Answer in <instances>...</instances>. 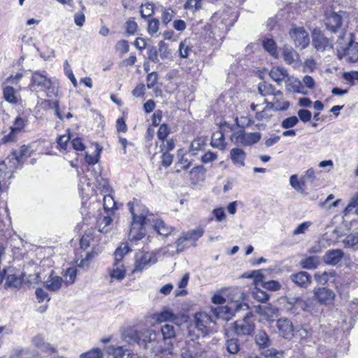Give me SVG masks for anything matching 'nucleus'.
I'll use <instances>...</instances> for the list:
<instances>
[{
	"mask_svg": "<svg viewBox=\"0 0 358 358\" xmlns=\"http://www.w3.org/2000/svg\"><path fill=\"white\" fill-rule=\"evenodd\" d=\"M336 44V56L339 60L348 64L358 62V42L354 41L352 33H348L345 38H338Z\"/></svg>",
	"mask_w": 358,
	"mask_h": 358,
	"instance_id": "f257e3e1",
	"label": "nucleus"
},
{
	"mask_svg": "<svg viewBox=\"0 0 358 358\" xmlns=\"http://www.w3.org/2000/svg\"><path fill=\"white\" fill-rule=\"evenodd\" d=\"M348 23V15L345 11L327 13L325 15L324 24L328 31L338 34V38H345L347 33V24Z\"/></svg>",
	"mask_w": 358,
	"mask_h": 358,
	"instance_id": "f03ea898",
	"label": "nucleus"
},
{
	"mask_svg": "<svg viewBox=\"0 0 358 358\" xmlns=\"http://www.w3.org/2000/svg\"><path fill=\"white\" fill-rule=\"evenodd\" d=\"M158 337H159V334H157L155 331L152 329H143L131 333V335L126 336L125 339L129 343H136L139 346L151 351Z\"/></svg>",
	"mask_w": 358,
	"mask_h": 358,
	"instance_id": "7ed1b4c3",
	"label": "nucleus"
},
{
	"mask_svg": "<svg viewBox=\"0 0 358 358\" xmlns=\"http://www.w3.org/2000/svg\"><path fill=\"white\" fill-rule=\"evenodd\" d=\"M31 85L33 87H40L42 90H46L47 96L51 97L52 94H56V90L53 86V83L48 73L45 71H36L31 76Z\"/></svg>",
	"mask_w": 358,
	"mask_h": 358,
	"instance_id": "20e7f679",
	"label": "nucleus"
},
{
	"mask_svg": "<svg viewBox=\"0 0 358 358\" xmlns=\"http://www.w3.org/2000/svg\"><path fill=\"white\" fill-rule=\"evenodd\" d=\"M243 278H252L253 279L254 284L255 286H262L263 288L271 290L277 291L281 287L279 282L276 280H268L265 282L264 280V275L262 273V270H256L249 272H245L242 275Z\"/></svg>",
	"mask_w": 358,
	"mask_h": 358,
	"instance_id": "39448f33",
	"label": "nucleus"
},
{
	"mask_svg": "<svg viewBox=\"0 0 358 358\" xmlns=\"http://www.w3.org/2000/svg\"><path fill=\"white\" fill-rule=\"evenodd\" d=\"M248 309V306L246 303L238 301H232L226 306H221L215 308L214 310V315L217 318L228 321L235 315L236 313L241 310H247Z\"/></svg>",
	"mask_w": 358,
	"mask_h": 358,
	"instance_id": "423d86ee",
	"label": "nucleus"
},
{
	"mask_svg": "<svg viewBox=\"0 0 358 358\" xmlns=\"http://www.w3.org/2000/svg\"><path fill=\"white\" fill-rule=\"evenodd\" d=\"M157 262V257L153 252H139L136 254L135 263L133 272H141L144 269L155 264Z\"/></svg>",
	"mask_w": 358,
	"mask_h": 358,
	"instance_id": "0eeeda50",
	"label": "nucleus"
},
{
	"mask_svg": "<svg viewBox=\"0 0 358 358\" xmlns=\"http://www.w3.org/2000/svg\"><path fill=\"white\" fill-rule=\"evenodd\" d=\"M236 15L229 10H222L215 13L212 16V22L217 24L221 29L228 31L236 21Z\"/></svg>",
	"mask_w": 358,
	"mask_h": 358,
	"instance_id": "6e6552de",
	"label": "nucleus"
},
{
	"mask_svg": "<svg viewBox=\"0 0 358 358\" xmlns=\"http://www.w3.org/2000/svg\"><path fill=\"white\" fill-rule=\"evenodd\" d=\"M261 139L259 132L245 133L243 130L232 134L231 140L236 145H251L257 143Z\"/></svg>",
	"mask_w": 358,
	"mask_h": 358,
	"instance_id": "1a4fd4ad",
	"label": "nucleus"
},
{
	"mask_svg": "<svg viewBox=\"0 0 358 358\" xmlns=\"http://www.w3.org/2000/svg\"><path fill=\"white\" fill-rule=\"evenodd\" d=\"M266 108L274 111L286 110L289 107V102L284 99L283 93L280 90H278L273 96V100L268 101L264 99Z\"/></svg>",
	"mask_w": 358,
	"mask_h": 358,
	"instance_id": "9d476101",
	"label": "nucleus"
},
{
	"mask_svg": "<svg viewBox=\"0 0 358 358\" xmlns=\"http://www.w3.org/2000/svg\"><path fill=\"white\" fill-rule=\"evenodd\" d=\"M289 35L295 45L301 49L306 48L310 43L308 34L303 27L292 28L289 31Z\"/></svg>",
	"mask_w": 358,
	"mask_h": 358,
	"instance_id": "9b49d317",
	"label": "nucleus"
},
{
	"mask_svg": "<svg viewBox=\"0 0 358 358\" xmlns=\"http://www.w3.org/2000/svg\"><path fill=\"white\" fill-rule=\"evenodd\" d=\"M195 325L201 334L204 336L212 331L210 324L213 320L210 316L206 313H197L195 314Z\"/></svg>",
	"mask_w": 358,
	"mask_h": 358,
	"instance_id": "f8f14e48",
	"label": "nucleus"
},
{
	"mask_svg": "<svg viewBox=\"0 0 358 358\" xmlns=\"http://www.w3.org/2000/svg\"><path fill=\"white\" fill-rule=\"evenodd\" d=\"M129 211L132 215V220L146 222L149 214L148 208L141 204L137 200L129 203Z\"/></svg>",
	"mask_w": 358,
	"mask_h": 358,
	"instance_id": "ddd939ff",
	"label": "nucleus"
},
{
	"mask_svg": "<svg viewBox=\"0 0 358 358\" xmlns=\"http://www.w3.org/2000/svg\"><path fill=\"white\" fill-rule=\"evenodd\" d=\"M204 350L202 345L194 341H189L181 350L182 358H200L202 357Z\"/></svg>",
	"mask_w": 358,
	"mask_h": 358,
	"instance_id": "4468645a",
	"label": "nucleus"
},
{
	"mask_svg": "<svg viewBox=\"0 0 358 358\" xmlns=\"http://www.w3.org/2000/svg\"><path fill=\"white\" fill-rule=\"evenodd\" d=\"M234 333L238 336H249L255 330V324L246 317L233 323Z\"/></svg>",
	"mask_w": 358,
	"mask_h": 358,
	"instance_id": "2eb2a0df",
	"label": "nucleus"
},
{
	"mask_svg": "<svg viewBox=\"0 0 358 358\" xmlns=\"http://www.w3.org/2000/svg\"><path fill=\"white\" fill-rule=\"evenodd\" d=\"M312 37L313 45L317 50L323 52L333 48L332 42L319 31L314 30Z\"/></svg>",
	"mask_w": 358,
	"mask_h": 358,
	"instance_id": "dca6fc26",
	"label": "nucleus"
},
{
	"mask_svg": "<svg viewBox=\"0 0 358 358\" xmlns=\"http://www.w3.org/2000/svg\"><path fill=\"white\" fill-rule=\"evenodd\" d=\"M282 57L287 64L291 65L294 68H297L300 66L299 55L291 46L285 45L283 47Z\"/></svg>",
	"mask_w": 358,
	"mask_h": 358,
	"instance_id": "f3484780",
	"label": "nucleus"
},
{
	"mask_svg": "<svg viewBox=\"0 0 358 358\" xmlns=\"http://www.w3.org/2000/svg\"><path fill=\"white\" fill-rule=\"evenodd\" d=\"M146 222L138 220H132L129 232L130 241H137L142 239L145 235V224Z\"/></svg>",
	"mask_w": 358,
	"mask_h": 358,
	"instance_id": "a211bd4d",
	"label": "nucleus"
},
{
	"mask_svg": "<svg viewBox=\"0 0 358 358\" xmlns=\"http://www.w3.org/2000/svg\"><path fill=\"white\" fill-rule=\"evenodd\" d=\"M313 293L315 298L322 304H330L335 298L334 292L326 287L315 288Z\"/></svg>",
	"mask_w": 358,
	"mask_h": 358,
	"instance_id": "6ab92c4d",
	"label": "nucleus"
},
{
	"mask_svg": "<svg viewBox=\"0 0 358 358\" xmlns=\"http://www.w3.org/2000/svg\"><path fill=\"white\" fill-rule=\"evenodd\" d=\"M173 345L171 341L167 342L166 340L161 339L158 337L155 344L153 346L151 352L156 356H164L171 355L172 353Z\"/></svg>",
	"mask_w": 358,
	"mask_h": 358,
	"instance_id": "aec40b11",
	"label": "nucleus"
},
{
	"mask_svg": "<svg viewBox=\"0 0 358 358\" xmlns=\"http://www.w3.org/2000/svg\"><path fill=\"white\" fill-rule=\"evenodd\" d=\"M279 334L285 339H291L294 336L292 322L286 318L278 320L276 323Z\"/></svg>",
	"mask_w": 358,
	"mask_h": 358,
	"instance_id": "412c9836",
	"label": "nucleus"
},
{
	"mask_svg": "<svg viewBox=\"0 0 358 358\" xmlns=\"http://www.w3.org/2000/svg\"><path fill=\"white\" fill-rule=\"evenodd\" d=\"M269 76L278 85H281L282 82L291 80V77L289 76L287 70L285 67L281 66H273L270 71Z\"/></svg>",
	"mask_w": 358,
	"mask_h": 358,
	"instance_id": "4be33fe9",
	"label": "nucleus"
},
{
	"mask_svg": "<svg viewBox=\"0 0 358 358\" xmlns=\"http://www.w3.org/2000/svg\"><path fill=\"white\" fill-rule=\"evenodd\" d=\"M29 156V148L27 145H22L19 150H13L8 157H9L8 163L10 168L16 166L17 164L20 162V160L25 156Z\"/></svg>",
	"mask_w": 358,
	"mask_h": 358,
	"instance_id": "5701e85b",
	"label": "nucleus"
},
{
	"mask_svg": "<svg viewBox=\"0 0 358 358\" xmlns=\"http://www.w3.org/2000/svg\"><path fill=\"white\" fill-rule=\"evenodd\" d=\"M344 256V252L340 249L329 250L327 251L323 259L324 262L331 266L338 264Z\"/></svg>",
	"mask_w": 358,
	"mask_h": 358,
	"instance_id": "b1692460",
	"label": "nucleus"
},
{
	"mask_svg": "<svg viewBox=\"0 0 358 358\" xmlns=\"http://www.w3.org/2000/svg\"><path fill=\"white\" fill-rule=\"evenodd\" d=\"M289 279L300 287H307L311 282V276L306 271L293 273L289 276Z\"/></svg>",
	"mask_w": 358,
	"mask_h": 358,
	"instance_id": "393cba45",
	"label": "nucleus"
},
{
	"mask_svg": "<svg viewBox=\"0 0 358 358\" xmlns=\"http://www.w3.org/2000/svg\"><path fill=\"white\" fill-rule=\"evenodd\" d=\"M153 319L158 323H162L168 321L176 323V321L178 319V316L167 308L164 309L160 313H157L154 314Z\"/></svg>",
	"mask_w": 358,
	"mask_h": 358,
	"instance_id": "a878e982",
	"label": "nucleus"
},
{
	"mask_svg": "<svg viewBox=\"0 0 358 358\" xmlns=\"http://www.w3.org/2000/svg\"><path fill=\"white\" fill-rule=\"evenodd\" d=\"M255 341L256 345L261 349H265L271 345L270 338L264 330H257L255 335Z\"/></svg>",
	"mask_w": 358,
	"mask_h": 358,
	"instance_id": "bb28decb",
	"label": "nucleus"
},
{
	"mask_svg": "<svg viewBox=\"0 0 358 358\" xmlns=\"http://www.w3.org/2000/svg\"><path fill=\"white\" fill-rule=\"evenodd\" d=\"M27 122V120L25 117H22L20 115L17 116L15 120L13 125L10 127L11 132L9 134L5 136L3 138V141L4 142L12 141L13 134L16 131H21Z\"/></svg>",
	"mask_w": 358,
	"mask_h": 358,
	"instance_id": "cd10ccee",
	"label": "nucleus"
},
{
	"mask_svg": "<svg viewBox=\"0 0 358 358\" xmlns=\"http://www.w3.org/2000/svg\"><path fill=\"white\" fill-rule=\"evenodd\" d=\"M204 230L201 227L182 232V234L185 237L187 242H191L192 245L195 246L196 242L203 235Z\"/></svg>",
	"mask_w": 358,
	"mask_h": 358,
	"instance_id": "c85d7f7f",
	"label": "nucleus"
},
{
	"mask_svg": "<svg viewBox=\"0 0 358 358\" xmlns=\"http://www.w3.org/2000/svg\"><path fill=\"white\" fill-rule=\"evenodd\" d=\"M62 282L64 280L62 277L53 275L52 273L45 282V287L48 290L55 292L61 288Z\"/></svg>",
	"mask_w": 358,
	"mask_h": 358,
	"instance_id": "c756f323",
	"label": "nucleus"
},
{
	"mask_svg": "<svg viewBox=\"0 0 358 358\" xmlns=\"http://www.w3.org/2000/svg\"><path fill=\"white\" fill-rule=\"evenodd\" d=\"M230 156L232 162L240 166H245V153L240 148H233L230 151Z\"/></svg>",
	"mask_w": 358,
	"mask_h": 358,
	"instance_id": "7c9ffc66",
	"label": "nucleus"
},
{
	"mask_svg": "<svg viewBox=\"0 0 358 358\" xmlns=\"http://www.w3.org/2000/svg\"><path fill=\"white\" fill-rule=\"evenodd\" d=\"M125 268L123 264L114 263L113 268L110 271V276L112 279L122 280L125 276Z\"/></svg>",
	"mask_w": 358,
	"mask_h": 358,
	"instance_id": "2f4dec72",
	"label": "nucleus"
},
{
	"mask_svg": "<svg viewBox=\"0 0 358 358\" xmlns=\"http://www.w3.org/2000/svg\"><path fill=\"white\" fill-rule=\"evenodd\" d=\"M22 283V278L19 274L9 273L7 275L6 281L4 285L5 288H19Z\"/></svg>",
	"mask_w": 358,
	"mask_h": 358,
	"instance_id": "473e14b6",
	"label": "nucleus"
},
{
	"mask_svg": "<svg viewBox=\"0 0 358 358\" xmlns=\"http://www.w3.org/2000/svg\"><path fill=\"white\" fill-rule=\"evenodd\" d=\"M258 313L265 315L268 320H271L277 313V308L271 305H259L256 307Z\"/></svg>",
	"mask_w": 358,
	"mask_h": 358,
	"instance_id": "72a5a7b5",
	"label": "nucleus"
},
{
	"mask_svg": "<svg viewBox=\"0 0 358 358\" xmlns=\"http://www.w3.org/2000/svg\"><path fill=\"white\" fill-rule=\"evenodd\" d=\"M320 264V260L317 256H310L300 262V264L303 268L315 269Z\"/></svg>",
	"mask_w": 358,
	"mask_h": 358,
	"instance_id": "f704fd0d",
	"label": "nucleus"
},
{
	"mask_svg": "<svg viewBox=\"0 0 358 358\" xmlns=\"http://www.w3.org/2000/svg\"><path fill=\"white\" fill-rule=\"evenodd\" d=\"M258 92L262 96H273L278 90L271 83L264 81L258 85Z\"/></svg>",
	"mask_w": 358,
	"mask_h": 358,
	"instance_id": "c9c22d12",
	"label": "nucleus"
},
{
	"mask_svg": "<svg viewBox=\"0 0 358 358\" xmlns=\"http://www.w3.org/2000/svg\"><path fill=\"white\" fill-rule=\"evenodd\" d=\"M9 358H38V355L27 349H15L12 351Z\"/></svg>",
	"mask_w": 358,
	"mask_h": 358,
	"instance_id": "e433bc0d",
	"label": "nucleus"
},
{
	"mask_svg": "<svg viewBox=\"0 0 358 358\" xmlns=\"http://www.w3.org/2000/svg\"><path fill=\"white\" fill-rule=\"evenodd\" d=\"M336 273L334 271L317 272L314 275L315 280L318 284L325 285L331 278H334Z\"/></svg>",
	"mask_w": 358,
	"mask_h": 358,
	"instance_id": "4c0bfd02",
	"label": "nucleus"
},
{
	"mask_svg": "<svg viewBox=\"0 0 358 358\" xmlns=\"http://www.w3.org/2000/svg\"><path fill=\"white\" fill-rule=\"evenodd\" d=\"M154 229L162 236H166L172 231V228L165 224L162 220H157L154 224Z\"/></svg>",
	"mask_w": 358,
	"mask_h": 358,
	"instance_id": "58836bf2",
	"label": "nucleus"
},
{
	"mask_svg": "<svg viewBox=\"0 0 358 358\" xmlns=\"http://www.w3.org/2000/svg\"><path fill=\"white\" fill-rule=\"evenodd\" d=\"M343 243L345 248L356 249L358 247V233L350 234L343 240Z\"/></svg>",
	"mask_w": 358,
	"mask_h": 358,
	"instance_id": "ea45409f",
	"label": "nucleus"
},
{
	"mask_svg": "<svg viewBox=\"0 0 358 358\" xmlns=\"http://www.w3.org/2000/svg\"><path fill=\"white\" fill-rule=\"evenodd\" d=\"M303 181H305V185L310 184L312 187H315L317 185V178L315 171L310 168L308 169L304 176L302 177Z\"/></svg>",
	"mask_w": 358,
	"mask_h": 358,
	"instance_id": "a19ab883",
	"label": "nucleus"
},
{
	"mask_svg": "<svg viewBox=\"0 0 358 358\" xmlns=\"http://www.w3.org/2000/svg\"><path fill=\"white\" fill-rule=\"evenodd\" d=\"M107 352L108 355H112L113 358H122L124 355H126L127 352L128 355H129V350L127 349L124 348L122 346H109L108 347Z\"/></svg>",
	"mask_w": 358,
	"mask_h": 358,
	"instance_id": "79ce46f5",
	"label": "nucleus"
},
{
	"mask_svg": "<svg viewBox=\"0 0 358 358\" xmlns=\"http://www.w3.org/2000/svg\"><path fill=\"white\" fill-rule=\"evenodd\" d=\"M263 47L265 50L268 52L271 55L278 57L277 46L275 42L272 38H266L263 41Z\"/></svg>",
	"mask_w": 358,
	"mask_h": 358,
	"instance_id": "37998d69",
	"label": "nucleus"
},
{
	"mask_svg": "<svg viewBox=\"0 0 358 358\" xmlns=\"http://www.w3.org/2000/svg\"><path fill=\"white\" fill-rule=\"evenodd\" d=\"M226 348L229 353L237 354L240 350V344L238 338H230L226 341Z\"/></svg>",
	"mask_w": 358,
	"mask_h": 358,
	"instance_id": "c03bdc74",
	"label": "nucleus"
},
{
	"mask_svg": "<svg viewBox=\"0 0 358 358\" xmlns=\"http://www.w3.org/2000/svg\"><path fill=\"white\" fill-rule=\"evenodd\" d=\"M289 184L295 190L303 192L305 190V181L301 178L299 180L297 175H292L289 178Z\"/></svg>",
	"mask_w": 358,
	"mask_h": 358,
	"instance_id": "a18cd8bd",
	"label": "nucleus"
},
{
	"mask_svg": "<svg viewBox=\"0 0 358 358\" xmlns=\"http://www.w3.org/2000/svg\"><path fill=\"white\" fill-rule=\"evenodd\" d=\"M162 335L164 340H170L175 337L176 331L173 325L166 324L162 327L161 329Z\"/></svg>",
	"mask_w": 358,
	"mask_h": 358,
	"instance_id": "49530a36",
	"label": "nucleus"
},
{
	"mask_svg": "<svg viewBox=\"0 0 358 358\" xmlns=\"http://www.w3.org/2000/svg\"><path fill=\"white\" fill-rule=\"evenodd\" d=\"M3 98L11 103H16L17 99L15 95V92L13 87L8 86L6 87L3 90Z\"/></svg>",
	"mask_w": 358,
	"mask_h": 358,
	"instance_id": "de8ad7c7",
	"label": "nucleus"
},
{
	"mask_svg": "<svg viewBox=\"0 0 358 358\" xmlns=\"http://www.w3.org/2000/svg\"><path fill=\"white\" fill-rule=\"evenodd\" d=\"M202 8V0H188L184 5L185 10L194 13Z\"/></svg>",
	"mask_w": 358,
	"mask_h": 358,
	"instance_id": "09e8293b",
	"label": "nucleus"
},
{
	"mask_svg": "<svg viewBox=\"0 0 358 358\" xmlns=\"http://www.w3.org/2000/svg\"><path fill=\"white\" fill-rule=\"evenodd\" d=\"M32 343L36 347L43 350L52 349V348L50 346V344L45 343V338L40 334L35 336L32 338Z\"/></svg>",
	"mask_w": 358,
	"mask_h": 358,
	"instance_id": "8fccbe9b",
	"label": "nucleus"
},
{
	"mask_svg": "<svg viewBox=\"0 0 358 358\" xmlns=\"http://www.w3.org/2000/svg\"><path fill=\"white\" fill-rule=\"evenodd\" d=\"M252 296L255 299L262 303H265L269 297L266 292L258 288L257 286H255L252 291Z\"/></svg>",
	"mask_w": 358,
	"mask_h": 358,
	"instance_id": "3c124183",
	"label": "nucleus"
},
{
	"mask_svg": "<svg viewBox=\"0 0 358 358\" xmlns=\"http://www.w3.org/2000/svg\"><path fill=\"white\" fill-rule=\"evenodd\" d=\"M192 165V161H190L186 156V155H183L181 156L180 159H179L178 162L176 164V166L179 167L176 172H180L181 171H185L188 169Z\"/></svg>",
	"mask_w": 358,
	"mask_h": 358,
	"instance_id": "603ef678",
	"label": "nucleus"
},
{
	"mask_svg": "<svg viewBox=\"0 0 358 358\" xmlns=\"http://www.w3.org/2000/svg\"><path fill=\"white\" fill-rule=\"evenodd\" d=\"M77 275V271L75 268L71 267L66 269L64 274V282L66 284H73L75 282Z\"/></svg>",
	"mask_w": 358,
	"mask_h": 358,
	"instance_id": "864d4df0",
	"label": "nucleus"
},
{
	"mask_svg": "<svg viewBox=\"0 0 358 358\" xmlns=\"http://www.w3.org/2000/svg\"><path fill=\"white\" fill-rule=\"evenodd\" d=\"M224 134L220 132L213 135L210 144L214 148H222L224 147Z\"/></svg>",
	"mask_w": 358,
	"mask_h": 358,
	"instance_id": "5fc2aeb1",
	"label": "nucleus"
},
{
	"mask_svg": "<svg viewBox=\"0 0 358 358\" xmlns=\"http://www.w3.org/2000/svg\"><path fill=\"white\" fill-rule=\"evenodd\" d=\"M101 151V149L99 148L98 145H96L94 152L96 153L94 155H89L86 153L85 155V161L89 164H95L98 162L99 159V154Z\"/></svg>",
	"mask_w": 358,
	"mask_h": 358,
	"instance_id": "6e6d98bb",
	"label": "nucleus"
},
{
	"mask_svg": "<svg viewBox=\"0 0 358 358\" xmlns=\"http://www.w3.org/2000/svg\"><path fill=\"white\" fill-rule=\"evenodd\" d=\"M103 206L105 211L109 212L112 210L115 206L114 199L110 195H106L103 199Z\"/></svg>",
	"mask_w": 358,
	"mask_h": 358,
	"instance_id": "4d7b16f0",
	"label": "nucleus"
},
{
	"mask_svg": "<svg viewBox=\"0 0 358 358\" xmlns=\"http://www.w3.org/2000/svg\"><path fill=\"white\" fill-rule=\"evenodd\" d=\"M287 83V88L288 90H292L294 92H300L301 83L299 80L291 78L290 81L285 82Z\"/></svg>",
	"mask_w": 358,
	"mask_h": 358,
	"instance_id": "13d9d810",
	"label": "nucleus"
},
{
	"mask_svg": "<svg viewBox=\"0 0 358 358\" xmlns=\"http://www.w3.org/2000/svg\"><path fill=\"white\" fill-rule=\"evenodd\" d=\"M169 133L170 129L169 126L166 124H162L160 125L157 131V136L160 141H164L166 138Z\"/></svg>",
	"mask_w": 358,
	"mask_h": 358,
	"instance_id": "bf43d9fd",
	"label": "nucleus"
},
{
	"mask_svg": "<svg viewBox=\"0 0 358 358\" xmlns=\"http://www.w3.org/2000/svg\"><path fill=\"white\" fill-rule=\"evenodd\" d=\"M299 122V118L296 116H292L283 120L281 123V127L283 129H290Z\"/></svg>",
	"mask_w": 358,
	"mask_h": 358,
	"instance_id": "052dcab7",
	"label": "nucleus"
},
{
	"mask_svg": "<svg viewBox=\"0 0 358 358\" xmlns=\"http://www.w3.org/2000/svg\"><path fill=\"white\" fill-rule=\"evenodd\" d=\"M140 13L143 18L151 16L154 13V5L149 3L143 5Z\"/></svg>",
	"mask_w": 358,
	"mask_h": 358,
	"instance_id": "680f3d73",
	"label": "nucleus"
},
{
	"mask_svg": "<svg viewBox=\"0 0 358 358\" xmlns=\"http://www.w3.org/2000/svg\"><path fill=\"white\" fill-rule=\"evenodd\" d=\"M159 21L157 18H152L149 20L148 25V31L149 34L154 35L159 30Z\"/></svg>",
	"mask_w": 358,
	"mask_h": 358,
	"instance_id": "e2e57ef3",
	"label": "nucleus"
},
{
	"mask_svg": "<svg viewBox=\"0 0 358 358\" xmlns=\"http://www.w3.org/2000/svg\"><path fill=\"white\" fill-rule=\"evenodd\" d=\"M192 50L187 41L180 42L179 46V54L181 57L187 58Z\"/></svg>",
	"mask_w": 358,
	"mask_h": 358,
	"instance_id": "0e129e2a",
	"label": "nucleus"
},
{
	"mask_svg": "<svg viewBox=\"0 0 358 358\" xmlns=\"http://www.w3.org/2000/svg\"><path fill=\"white\" fill-rule=\"evenodd\" d=\"M102 351L99 348H94L92 350L80 355V358H102Z\"/></svg>",
	"mask_w": 358,
	"mask_h": 358,
	"instance_id": "69168bd1",
	"label": "nucleus"
},
{
	"mask_svg": "<svg viewBox=\"0 0 358 358\" xmlns=\"http://www.w3.org/2000/svg\"><path fill=\"white\" fill-rule=\"evenodd\" d=\"M174 11L171 8H165L162 12V21L164 25H167L174 17Z\"/></svg>",
	"mask_w": 358,
	"mask_h": 358,
	"instance_id": "338daca9",
	"label": "nucleus"
},
{
	"mask_svg": "<svg viewBox=\"0 0 358 358\" xmlns=\"http://www.w3.org/2000/svg\"><path fill=\"white\" fill-rule=\"evenodd\" d=\"M358 206V193L354 195L351 199L348 204V206L345 207L344 210V214L346 215L349 213H350L355 208H357Z\"/></svg>",
	"mask_w": 358,
	"mask_h": 358,
	"instance_id": "774afa93",
	"label": "nucleus"
}]
</instances>
